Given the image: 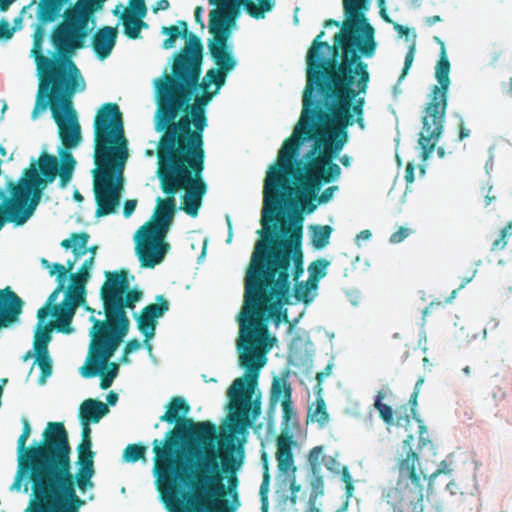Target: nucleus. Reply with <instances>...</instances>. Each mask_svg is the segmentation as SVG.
Segmentation results:
<instances>
[{
    "label": "nucleus",
    "instance_id": "nucleus-1",
    "mask_svg": "<svg viewBox=\"0 0 512 512\" xmlns=\"http://www.w3.org/2000/svg\"><path fill=\"white\" fill-rule=\"evenodd\" d=\"M189 411L176 396L160 417L175 427L152 442L158 491L169 512H224V421L217 431L187 418Z\"/></svg>",
    "mask_w": 512,
    "mask_h": 512
},
{
    "label": "nucleus",
    "instance_id": "nucleus-2",
    "mask_svg": "<svg viewBox=\"0 0 512 512\" xmlns=\"http://www.w3.org/2000/svg\"><path fill=\"white\" fill-rule=\"evenodd\" d=\"M321 31L313 40L307 55L306 86L303 91L302 111L290 137L319 144V154L333 161L348 140L347 128L354 123L365 129V94L369 84L368 65L360 54L325 56L332 47L322 41Z\"/></svg>",
    "mask_w": 512,
    "mask_h": 512
},
{
    "label": "nucleus",
    "instance_id": "nucleus-3",
    "mask_svg": "<svg viewBox=\"0 0 512 512\" xmlns=\"http://www.w3.org/2000/svg\"><path fill=\"white\" fill-rule=\"evenodd\" d=\"M215 6L209 13V51L217 66L199 82L203 60L201 40L191 34L176 56L172 76L155 81L157 110L155 128L162 135L157 147L205 152L203 132L207 126L205 107L224 85V0H208Z\"/></svg>",
    "mask_w": 512,
    "mask_h": 512
},
{
    "label": "nucleus",
    "instance_id": "nucleus-4",
    "mask_svg": "<svg viewBox=\"0 0 512 512\" xmlns=\"http://www.w3.org/2000/svg\"><path fill=\"white\" fill-rule=\"evenodd\" d=\"M84 89L85 81L82 77L44 93H37L32 118L36 119L40 112L49 107L64 149L59 151L60 161L46 152L37 161L32 160L17 181L7 182L9 197L0 190V230L7 222L16 226L24 225L41 202L45 189L57 176L62 188L70 182L76 160L69 149L75 148L81 141V128L72 99L76 92Z\"/></svg>",
    "mask_w": 512,
    "mask_h": 512
},
{
    "label": "nucleus",
    "instance_id": "nucleus-5",
    "mask_svg": "<svg viewBox=\"0 0 512 512\" xmlns=\"http://www.w3.org/2000/svg\"><path fill=\"white\" fill-rule=\"evenodd\" d=\"M302 141L288 137L284 140L264 181L262 233L277 232L278 214L296 184L303 210L312 213L317 208L314 200L324 184L336 181L341 175L338 164L325 154H319V144L312 145L306 153V162L298 160Z\"/></svg>",
    "mask_w": 512,
    "mask_h": 512
},
{
    "label": "nucleus",
    "instance_id": "nucleus-6",
    "mask_svg": "<svg viewBox=\"0 0 512 512\" xmlns=\"http://www.w3.org/2000/svg\"><path fill=\"white\" fill-rule=\"evenodd\" d=\"M289 293L281 296L273 286H266L254 274L245 277L244 303L239 315V336L236 343L238 365L244 373L235 378L226 390L262 400L259 389L261 369L267 363V353L275 338L269 334L266 320L272 317L278 325L289 322L283 305L289 303Z\"/></svg>",
    "mask_w": 512,
    "mask_h": 512
},
{
    "label": "nucleus",
    "instance_id": "nucleus-7",
    "mask_svg": "<svg viewBox=\"0 0 512 512\" xmlns=\"http://www.w3.org/2000/svg\"><path fill=\"white\" fill-rule=\"evenodd\" d=\"M93 191L96 216L114 213L124 191V170L129 158L122 112L116 103L108 102L94 119Z\"/></svg>",
    "mask_w": 512,
    "mask_h": 512
},
{
    "label": "nucleus",
    "instance_id": "nucleus-8",
    "mask_svg": "<svg viewBox=\"0 0 512 512\" xmlns=\"http://www.w3.org/2000/svg\"><path fill=\"white\" fill-rule=\"evenodd\" d=\"M105 277L100 296L106 319L90 316L93 323L89 333L91 341L85 365L81 367L84 378L95 377L114 355L129 331L130 320L126 309H134L135 304L142 298L141 291L129 289L126 270L106 271Z\"/></svg>",
    "mask_w": 512,
    "mask_h": 512
},
{
    "label": "nucleus",
    "instance_id": "nucleus-9",
    "mask_svg": "<svg viewBox=\"0 0 512 512\" xmlns=\"http://www.w3.org/2000/svg\"><path fill=\"white\" fill-rule=\"evenodd\" d=\"M63 463L47 446L30 450L26 458L19 460L11 490L19 491L23 477L28 476L31 512H79L86 502L68 485V471Z\"/></svg>",
    "mask_w": 512,
    "mask_h": 512
},
{
    "label": "nucleus",
    "instance_id": "nucleus-10",
    "mask_svg": "<svg viewBox=\"0 0 512 512\" xmlns=\"http://www.w3.org/2000/svg\"><path fill=\"white\" fill-rule=\"evenodd\" d=\"M288 235L281 238L278 232L262 233L257 231L260 239L256 242L251 263L246 275L254 274L266 286H273L275 293L283 296L290 293V266L293 262V278L297 282L304 272L302 243V224L282 228Z\"/></svg>",
    "mask_w": 512,
    "mask_h": 512
},
{
    "label": "nucleus",
    "instance_id": "nucleus-11",
    "mask_svg": "<svg viewBox=\"0 0 512 512\" xmlns=\"http://www.w3.org/2000/svg\"><path fill=\"white\" fill-rule=\"evenodd\" d=\"M262 414V400L226 390V503L241 505L237 472L245 459L250 429Z\"/></svg>",
    "mask_w": 512,
    "mask_h": 512
},
{
    "label": "nucleus",
    "instance_id": "nucleus-12",
    "mask_svg": "<svg viewBox=\"0 0 512 512\" xmlns=\"http://www.w3.org/2000/svg\"><path fill=\"white\" fill-rule=\"evenodd\" d=\"M65 22L66 10L63 13V21L55 27L51 34V42L57 54L53 58L43 55L44 26L37 24L34 30L31 55L35 60L40 78L38 93H44L47 90L82 78L80 70L71 59V55L74 51L84 47L87 35L78 37L75 27L63 32L61 26Z\"/></svg>",
    "mask_w": 512,
    "mask_h": 512
},
{
    "label": "nucleus",
    "instance_id": "nucleus-13",
    "mask_svg": "<svg viewBox=\"0 0 512 512\" xmlns=\"http://www.w3.org/2000/svg\"><path fill=\"white\" fill-rule=\"evenodd\" d=\"M156 174L166 198H157L152 219L138 230L135 237L136 254L141 266L146 268H153L160 264L169 249V244L165 243L164 239L168 234L176 210L175 195L182 187L179 180H172L168 174L163 173L160 164H158Z\"/></svg>",
    "mask_w": 512,
    "mask_h": 512
},
{
    "label": "nucleus",
    "instance_id": "nucleus-14",
    "mask_svg": "<svg viewBox=\"0 0 512 512\" xmlns=\"http://www.w3.org/2000/svg\"><path fill=\"white\" fill-rule=\"evenodd\" d=\"M81 442L77 446V470L72 471L71 447L69 444L68 433L62 422H48L42 433V447H49L53 455H59L62 458L64 467L68 471L70 488L77 492L85 493L94 488L93 477L95 475L94 457L92 451L91 428L90 423L81 422Z\"/></svg>",
    "mask_w": 512,
    "mask_h": 512
},
{
    "label": "nucleus",
    "instance_id": "nucleus-15",
    "mask_svg": "<svg viewBox=\"0 0 512 512\" xmlns=\"http://www.w3.org/2000/svg\"><path fill=\"white\" fill-rule=\"evenodd\" d=\"M157 160L163 173L179 180L180 191L185 190L181 209L196 217L207 189L202 179L205 152L157 147Z\"/></svg>",
    "mask_w": 512,
    "mask_h": 512
},
{
    "label": "nucleus",
    "instance_id": "nucleus-16",
    "mask_svg": "<svg viewBox=\"0 0 512 512\" xmlns=\"http://www.w3.org/2000/svg\"><path fill=\"white\" fill-rule=\"evenodd\" d=\"M434 40L440 45L441 53L435 67V77L438 85L433 86L429 102L426 104L421 117L422 127L418 144L424 159H427L434 151L443 133L447 109V92L450 85V62L444 42L439 37H434Z\"/></svg>",
    "mask_w": 512,
    "mask_h": 512
},
{
    "label": "nucleus",
    "instance_id": "nucleus-17",
    "mask_svg": "<svg viewBox=\"0 0 512 512\" xmlns=\"http://www.w3.org/2000/svg\"><path fill=\"white\" fill-rule=\"evenodd\" d=\"M346 19L340 32L334 36L331 46L334 56L340 49L342 54H360L372 57L376 50L375 30L364 15L367 9L366 0H343Z\"/></svg>",
    "mask_w": 512,
    "mask_h": 512
},
{
    "label": "nucleus",
    "instance_id": "nucleus-18",
    "mask_svg": "<svg viewBox=\"0 0 512 512\" xmlns=\"http://www.w3.org/2000/svg\"><path fill=\"white\" fill-rule=\"evenodd\" d=\"M107 0H77L75 4L66 9V22L61 30L68 31L75 27L78 37L88 35L89 22L96 12L103 9Z\"/></svg>",
    "mask_w": 512,
    "mask_h": 512
},
{
    "label": "nucleus",
    "instance_id": "nucleus-19",
    "mask_svg": "<svg viewBox=\"0 0 512 512\" xmlns=\"http://www.w3.org/2000/svg\"><path fill=\"white\" fill-rule=\"evenodd\" d=\"M169 310V303L163 295L156 297V303L145 306L140 314L136 316L137 328L149 341L155 335L157 319L162 317Z\"/></svg>",
    "mask_w": 512,
    "mask_h": 512
},
{
    "label": "nucleus",
    "instance_id": "nucleus-20",
    "mask_svg": "<svg viewBox=\"0 0 512 512\" xmlns=\"http://www.w3.org/2000/svg\"><path fill=\"white\" fill-rule=\"evenodd\" d=\"M413 435L409 434L403 441L402 453L398 459V469L402 476H407L412 483L421 488L422 477L425 478L421 469H417L419 465L418 454L412 449Z\"/></svg>",
    "mask_w": 512,
    "mask_h": 512
},
{
    "label": "nucleus",
    "instance_id": "nucleus-21",
    "mask_svg": "<svg viewBox=\"0 0 512 512\" xmlns=\"http://www.w3.org/2000/svg\"><path fill=\"white\" fill-rule=\"evenodd\" d=\"M22 306V299L9 287L0 290V328L17 321Z\"/></svg>",
    "mask_w": 512,
    "mask_h": 512
},
{
    "label": "nucleus",
    "instance_id": "nucleus-22",
    "mask_svg": "<svg viewBox=\"0 0 512 512\" xmlns=\"http://www.w3.org/2000/svg\"><path fill=\"white\" fill-rule=\"evenodd\" d=\"M84 303L85 302L68 296V294L65 293L63 301L58 305H54L53 309L50 311V314L56 319L58 331L63 333L72 332L71 322L76 313V309Z\"/></svg>",
    "mask_w": 512,
    "mask_h": 512
},
{
    "label": "nucleus",
    "instance_id": "nucleus-23",
    "mask_svg": "<svg viewBox=\"0 0 512 512\" xmlns=\"http://www.w3.org/2000/svg\"><path fill=\"white\" fill-rule=\"evenodd\" d=\"M118 36L117 28L103 26L99 28L92 38V48L99 59H106L116 45Z\"/></svg>",
    "mask_w": 512,
    "mask_h": 512
},
{
    "label": "nucleus",
    "instance_id": "nucleus-24",
    "mask_svg": "<svg viewBox=\"0 0 512 512\" xmlns=\"http://www.w3.org/2000/svg\"><path fill=\"white\" fill-rule=\"evenodd\" d=\"M277 451H276V460L278 462V468L280 471L287 473L290 470L294 471L295 467L293 454H292V445L294 444L293 437L287 432H282L277 437Z\"/></svg>",
    "mask_w": 512,
    "mask_h": 512
},
{
    "label": "nucleus",
    "instance_id": "nucleus-25",
    "mask_svg": "<svg viewBox=\"0 0 512 512\" xmlns=\"http://www.w3.org/2000/svg\"><path fill=\"white\" fill-rule=\"evenodd\" d=\"M108 412L107 404L100 400L89 398L81 403L79 418L81 422L98 423Z\"/></svg>",
    "mask_w": 512,
    "mask_h": 512
},
{
    "label": "nucleus",
    "instance_id": "nucleus-26",
    "mask_svg": "<svg viewBox=\"0 0 512 512\" xmlns=\"http://www.w3.org/2000/svg\"><path fill=\"white\" fill-rule=\"evenodd\" d=\"M300 490V485L296 484L295 479H285L280 483L276 491L277 506L282 512L295 507L297 503L296 493Z\"/></svg>",
    "mask_w": 512,
    "mask_h": 512
},
{
    "label": "nucleus",
    "instance_id": "nucleus-27",
    "mask_svg": "<svg viewBox=\"0 0 512 512\" xmlns=\"http://www.w3.org/2000/svg\"><path fill=\"white\" fill-rule=\"evenodd\" d=\"M425 379L424 377H420L414 386L413 392L409 398V404H410V412L412 415V418L417 421L419 424V446L424 447L427 444H430L431 441L429 440L427 436V427L423 423V421L420 419L419 415L416 413V408L418 405V396L420 394L421 387L424 383Z\"/></svg>",
    "mask_w": 512,
    "mask_h": 512
},
{
    "label": "nucleus",
    "instance_id": "nucleus-28",
    "mask_svg": "<svg viewBox=\"0 0 512 512\" xmlns=\"http://www.w3.org/2000/svg\"><path fill=\"white\" fill-rule=\"evenodd\" d=\"M89 235L86 232L72 233L69 239H64L61 246L65 249H72L76 259L87 253Z\"/></svg>",
    "mask_w": 512,
    "mask_h": 512
},
{
    "label": "nucleus",
    "instance_id": "nucleus-29",
    "mask_svg": "<svg viewBox=\"0 0 512 512\" xmlns=\"http://www.w3.org/2000/svg\"><path fill=\"white\" fill-rule=\"evenodd\" d=\"M55 268H59L61 271L60 275L56 277L57 285L53 292L49 295L46 304L41 307L37 312V318L40 322H45L46 318L50 314L51 309H53V306L56 305L55 301L58 298L59 294L65 290V284L63 282V275L64 270L61 266H55Z\"/></svg>",
    "mask_w": 512,
    "mask_h": 512
},
{
    "label": "nucleus",
    "instance_id": "nucleus-30",
    "mask_svg": "<svg viewBox=\"0 0 512 512\" xmlns=\"http://www.w3.org/2000/svg\"><path fill=\"white\" fill-rule=\"evenodd\" d=\"M179 26L172 25L169 27H162V33L168 35L163 41L162 47L164 49H171L175 46V42L179 36L190 39L192 33L188 32L187 23L185 21L180 20L178 22ZM189 42V40H187ZM188 43H186L187 45Z\"/></svg>",
    "mask_w": 512,
    "mask_h": 512
},
{
    "label": "nucleus",
    "instance_id": "nucleus-31",
    "mask_svg": "<svg viewBox=\"0 0 512 512\" xmlns=\"http://www.w3.org/2000/svg\"><path fill=\"white\" fill-rule=\"evenodd\" d=\"M286 400L292 399V387L288 382L286 376L284 377H274L271 390H270V402L271 404H276L280 399Z\"/></svg>",
    "mask_w": 512,
    "mask_h": 512
},
{
    "label": "nucleus",
    "instance_id": "nucleus-32",
    "mask_svg": "<svg viewBox=\"0 0 512 512\" xmlns=\"http://www.w3.org/2000/svg\"><path fill=\"white\" fill-rule=\"evenodd\" d=\"M135 12L126 11L122 15L124 33L130 39H137L140 36L141 28L146 27V23Z\"/></svg>",
    "mask_w": 512,
    "mask_h": 512
},
{
    "label": "nucleus",
    "instance_id": "nucleus-33",
    "mask_svg": "<svg viewBox=\"0 0 512 512\" xmlns=\"http://www.w3.org/2000/svg\"><path fill=\"white\" fill-rule=\"evenodd\" d=\"M89 278L84 277L80 273H73L70 275L71 284L66 289L65 293L82 302L86 301V283Z\"/></svg>",
    "mask_w": 512,
    "mask_h": 512
},
{
    "label": "nucleus",
    "instance_id": "nucleus-34",
    "mask_svg": "<svg viewBox=\"0 0 512 512\" xmlns=\"http://www.w3.org/2000/svg\"><path fill=\"white\" fill-rule=\"evenodd\" d=\"M51 341V326L38 320L37 330L34 336V352H49L48 344Z\"/></svg>",
    "mask_w": 512,
    "mask_h": 512
},
{
    "label": "nucleus",
    "instance_id": "nucleus-35",
    "mask_svg": "<svg viewBox=\"0 0 512 512\" xmlns=\"http://www.w3.org/2000/svg\"><path fill=\"white\" fill-rule=\"evenodd\" d=\"M332 228L329 225H315L311 227V243L316 249L325 248L330 241Z\"/></svg>",
    "mask_w": 512,
    "mask_h": 512
},
{
    "label": "nucleus",
    "instance_id": "nucleus-36",
    "mask_svg": "<svg viewBox=\"0 0 512 512\" xmlns=\"http://www.w3.org/2000/svg\"><path fill=\"white\" fill-rule=\"evenodd\" d=\"M242 6L252 18L260 19L264 18L266 12L273 9L274 3L272 0H261L256 4L253 0H245Z\"/></svg>",
    "mask_w": 512,
    "mask_h": 512
},
{
    "label": "nucleus",
    "instance_id": "nucleus-37",
    "mask_svg": "<svg viewBox=\"0 0 512 512\" xmlns=\"http://www.w3.org/2000/svg\"><path fill=\"white\" fill-rule=\"evenodd\" d=\"M262 460H263L264 472H263L262 483L260 485L259 496H260V502H261V512H268L269 511L268 493H269V487H270V473H269V468H268L267 456L265 453L262 454Z\"/></svg>",
    "mask_w": 512,
    "mask_h": 512
},
{
    "label": "nucleus",
    "instance_id": "nucleus-38",
    "mask_svg": "<svg viewBox=\"0 0 512 512\" xmlns=\"http://www.w3.org/2000/svg\"><path fill=\"white\" fill-rule=\"evenodd\" d=\"M385 398V394L382 391H379L375 397L374 407L379 413V417L383 420V422L387 425L395 424L394 419V410L391 406L383 403V399Z\"/></svg>",
    "mask_w": 512,
    "mask_h": 512
},
{
    "label": "nucleus",
    "instance_id": "nucleus-39",
    "mask_svg": "<svg viewBox=\"0 0 512 512\" xmlns=\"http://www.w3.org/2000/svg\"><path fill=\"white\" fill-rule=\"evenodd\" d=\"M118 370H119L118 364L115 362L109 363V360L107 361L106 365L101 367L100 371L95 375V376H97V375L101 376V380H100L101 389L106 390L111 387L114 379L117 377Z\"/></svg>",
    "mask_w": 512,
    "mask_h": 512
},
{
    "label": "nucleus",
    "instance_id": "nucleus-40",
    "mask_svg": "<svg viewBox=\"0 0 512 512\" xmlns=\"http://www.w3.org/2000/svg\"><path fill=\"white\" fill-rule=\"evenodd\" d=\"M329 265L330 262L324 258H319L315 261H312L308 266V280L318 286L319 280L327 275V268Z\"/></svg>",
    "mask_w": 512,
    "mask_h": 512
},
{
    "label": "nucleus",
    "instance_id": "nucleus-41",
    "mask_svg": "<svg viewBox=\"0 0 512 512\" xmlns=\"http://www.w3.org/2000/svg\"><path fill=\"white\" fill-rule=\"evenodd\" d=\"M34 355L35 362L41 371L39 383L44 384L46 379L52 374V359L49 352H34Z\"/></svg>",
    "mask_w": 512,
    "mask_h": 512
},
{
    "label": "nucleus",
    "instance_id": "nucleus-42",
    "mask_svg": "<svg viewBox=\"0 0 512 512\" xmlns=\"http://www.w3.org/2000/svg\"><path fill=\"white\" fill-rule=\"evenodd\" d=\"M317 285L307 280L306 282H296L294 286V297L297 301H302L305 304L311 302L313 297L311 296V291L315 290Z\"/></svg>",
    "mask_w": 512,
    "mask_h": 512
},
{
    "label": "nucleus",
    "instance_id": "nucleus-43",
    "mask_svg": "<svg viewBox=\"0 0 512 512\" xmlns=\"http://www.w3.org/2000/svg\"><path fill=\"white\" fill-rule=\"evenodd\" d=\"M147 447L141 444H129L124 449L123 452V459L126 462L135 463L139 460L146 461L145 454H146Z\"/></svg>",
    "mask_w": 512,
    "mask_h": 512
},
{
    "label": "nucleus",
    "instance_id": "nucleus-44",
    "mask_svg": "<svg viewBox=\"0 0 512 512\" xmlns=\"http://www.w3.org/2000/svg\"><path fill=\"white\" fill-rule=\"evenodd\" d=\"M311 493L309 497V507H316V500L324 494V479L321 475L313 474L310 481Z\"/></svg>",
    "mask_w": 512,
    "mask_h": 512
},
{
    "label": "nucleus",
    "instance_id": "nucleus-45",
    "mask_svg": "<svg viewBox=\"0 0 512 512\" xmlns=\"http://www.w3.org/2000/svg\"><path fill=\"white\" fill-rule=\"evenodd\" d=\"M310 416L312 420L324 426L329 420V414L326 410V404L322 397H317L315 402V408H310Z\"/></svg>",
    "mask_w": 512,
    "mask_h": 512
},
{
    "label": "nucleus",
    "instance_id": "nucleus-46",
    "mask_svg": "<svg viewBox=\"0 0 512 512\" xmlns=\"http://www.w3.org/2000/svg\"><path fill=\"white\" fill-rule=\"evenodd\" d=\"M326 456L323 455V447L316 446L312 448L308 455V463L312 474H318L321 469V464L324 463Z\"/></svg>",
    "mask_w": 512,
    "mask_h": 512
},
{
    "label": "nucleus",
    "instance_id": "nucleus-47",
    "mask_svg": "<svg viewBox=\"0 0 512 512\" xmlns=\"http://www.w3.org/2000/svg\"><path fill=\"white\" fill-rule=\"evenodd\" d=\"M512 237V222H509L503 229H501L498 237L491 243L492 251H501L508 244L509 239Z\"/></svg>",
    "mask_w": 512,
    "mask_h": 512
},
{
    "label": "nucleus",
    "instance_id": "nucleus-48",
    "mask_svg": "<svg viewBox=\"0 0 512 512\" xmlns=\"http://www.w3.org/2000/svg\"><path fill=\"white\" fill-rule=\"evenodd\" d=\"M282 423L285 426H289L290 424L294 425L297 420L296 412L293 408L292 399L282 400Z\"/></svg>",
    "mask_w": 512,
    "mask_h": 512
},
{
    "label": "nucleus",
    "instance_id": "nucleus-49",
    "mask_svg": "<svg viewBox=\"0 0 512 512\" xmlns=\"http://www.w3.org/2000/svg\"><path fill=\"white\" fill-rule=\"evenodd\" d=\"M410 404H403L396 408L394 411L395 425L401 427H407L411 422V417L408 412Z\"/></svg>",
    "mask_w": 512,
    "mask_h": 512
},
{
    "label": "nucleus",
    "instance_id": "nucleus-50",
    "mask_svg": "<svg viewBox=\"0 0 512 512\" xmlns=\"http://www.w3.org/2000/svg\"><path fill=\"white\" fill-rule=\"evenodd\" d=\"M28 436L20 435L17 441V451L19 454V460H23L28 455V452L32 449H35L42 445V441L40 443H36L35 445L31 447L26 446V442L28 440Z\"/></svg>",
    "mask_w": 512,
    "mask_h": 512
},
{
    "label": "nucleus",
    "instance_id": "nucleus-51",
    "mask_svg": "<svg viewBox=\"0 0 512 512\" xmlns=\"http://www.w3.org/2000/svg\"><path fill=\"white\" fill-rule=\"evenodd\" d=\"M340 471L341 479L345 483L346 496L350 498L354 491L353 479L347 466H343Z\"/></svg>",
    "mask_w": 512,
    "mask_h": 512
},
{
    "label": "nucleus",
    "instance_id": "nucleus-52",
    "mask_svg": "<svg viewBox=\"0 0 512 512\" xmlns=\"http://www.w3.org/2000/svg\"><path fill=\"white\" fill-rule=\"evenodd\" d=\"M76 260H77L76 258L74 260H68L66 262V265H63L61 263H54L52 266V270H50V276L56 275V277H58L60 275L61 271L59 270V268L58 269L55 268V266H61L64 270L63 282L66 283L67 274H68V272L72 271Z\"/></svg>",
    "mask_w": 512,
    "mask_h": 512
},
{
    "label": "nucleus",
    "instance_id": "nucleus-53",
    "mask_svg": "<svg viewBox=\"0 0 512 512\" xmlns=\"http://www.w3.org/2000/svg\"><path fill=\"white\" fill-rule=\"evenodd\" d=\"M414 55H415V46L412 45L405 55L404 67H403L402 73L399 77V81L403 80L405 78V76L407 75V73L414 61Z\"/></svg>",
    "mask_w": 512,
    "mask_h": 512
},
{
    "label": "nucleus",
    "instance_id": "nucleus-54",
    "mask_svg": "<svg viewBox=\"0 0 512 512\" xmlns=\"http://www.w3.org/2000/svg\"><path fill=\"white\" fill-rule=\"evenodd\" d=\"M411 234V230L406 227H399L397 231L390 236V243L398 244L405 240Z\"/></svg>",
    "mask_w": 512,
    "mask_h": 512
},
{
    "label": "nucleus",
    "instance_id": "nucleus-55",
    "mask_svg": "<svg viewBox=\"0 0 512 512\" xmlns=\"http://www.w3.org/2000/svg\"><path fill=\"white\" fill-rule=\"evenodd\" d=\"M14 34V28L10 26L7 20L1 19L0 20V40H8L12 38Z\"/></svg>",
    "mask_w": 512,
    "mask_h": 512
},
{
    "label": "nucleus",
    "instance_id": "nucleus-56",
    "mask_svg": "<svg viewBox=\"0 0 512 512\" xmlns=\"http://www.w3.org/2000/svg\"><path fill=\"white\" fill-rule=\"evenodd\" d=\"M508 387H509V383L503 379L501 381V385H496L497 389H494L492 391L493 398L500 399V400L505 399Z\"/></svg>",
    "mask_w": 512,
    "mask_h": 512
},
{
    "label": "nucleus",
    "instance_id": "nucleus-57",
    "mask_svg": "<svg viewBox=\"0 0 512 512\" xmlns=\"http://www.w3.org/2000/svg\"><path fill=\"white\" fill-rule=\"evenodd\" d=\"M498 413L500 417L505 418L507 422L512 424V398L506 401Z\"/></svg>",
    "mask_w": 512,
    "mask_h": 512
},
{
    "label": "nucleus",
    "instance_id": "nucleus-58",
    "mask_svg": "<svg viewBox=\"0 0 512 512\" xmlns=\"http://www.w3.org/2000/svg\"><path fill=\"white\" fill-rule=\"evenodd\" d=\"M338 189L337 186H330L326 188L317 198L319 204L328 203L334 195V192Z\"/></svg>",
    "mask_w": 512,
    "mask_h": 512
},
{
    "label": "nucleus",
    "instance_id": "nucleus-59",
    "mask_svg": "<svg viewBox=\"0 0 512 512\" xmlns=\"http://www.w3.org/2000/svg\"><path fill=\"white\" fill-rule=\"evenodd\" d=\"M130 6L139 17L146 15L147 9L145 6V0H130Z\"/></svg>",
    "mask_w": 512,
    "mask_h": 512
},
{
    "label": "nucleus",
    "instance_id": "nucleus-60",
    "mask_svg": "<svg viewBox=\"0 0 512 512\" xmlns=\"http://www.w3.org/2000/svg\"><path fill=\"white\" fill-rule=\"evenodd\" d=\"M237 61L233 55L232 49L229 47V45L226 43V75L234 69L236 66Z\"/></svg>",
    "mask_w": 512,
    "mask_h": 512
},
{
    "label": "nucleus",
    "instance_id": "nucleus-61",
    "mask_svg": "<svg viewBox=\"0 0 512 512\" xmlns=\"http://www.w3.org/2000/svg\"><path fill=\"white\" fill-rule=\"evenodd\" d=\"M241 7H242L241 5H229V3L227 2V4H226L227 21L229 19L237 20V18L241 14Z\"/></svg>",
    "mask_w": 512,
    "mask_h": 512
},
{
    "label": "nucleus",
    "instance_id": "nucleus-62",
    "mask_svg": "<svg viewBox=\"0 0 512 512\" xmlns=\"http://www.w3.org/2000/svg\"><path fill=\"white\" fill-rule=\"evenodd\" d=\"M93 264H94V256H90L88 259H86L82 263L78 273L82 274L86 278H90V270H91Z\"/></svg>",
    "mask_w": 512,
    "mask_h": 512
},
{
    "label": "nucleus",
    "instance_id": "nucleus-63",
    "mask_svg": "<svg viewBox=\"0 0 512 512\" xmlns=\"http://www.w3.org/2000/svg\"><path fill=\"white\" fill-rule=\"evenodd\" d=\"M325 467L333 472V473H339L340 472V463L334 458V457H326L324 461Z\"/></svg>",
    "mask_w": 512,
    "mask_h": 512
},
{
    "label": "nucleus",
    "instance_id": "nucleus-64",
    "mask_svg": "<svg viewBox=\"0 0 512 512\" xmlns=\"http://www.w3.org/2000/svg\"><path fill=\"white\" fill-rule=\"evenodd\" d=\"M137 206V200L136 199H129L124 202L123 207V214L126 218L130 217L133 212L135 211V208Z\"/></svg>",
    "mask_w": 512,
    "mask_h": 512
}]
</instances>
